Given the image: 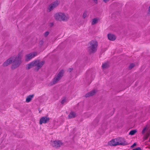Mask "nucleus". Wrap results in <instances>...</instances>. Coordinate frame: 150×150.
Listing matches in <instances>:
<instances>
[{
	"mask_svg": "<svg viewBox=\"0 0 150 150\" xmlns=\"http://www.w3.org/2000/svg\"><path fill=\"white\" fill-rule=\"evenodd\" d=\"M22 57V53H20L16 57H12L8 59L4 63L3 65L4 67H6L13 62V64L12 65V68L15 69L18 67L21 64Z\"/></svg>",
	"mask_w": 150,
	"mask_h": 150,
	"instance_id": "nucleus-1",
	"label": "nucleus"
},
{
	"mask_svg": "<svg viewBox=\"0 0 150 150\" xmlns=\"http://www.w3.org/2000/svg\"><path fill=\"white\" fill-rule=\"evenodd\" d=\"M127 143L123 138H119L113 139L110 141L108 144L110 146H116L119 145H125Z\"/></svg>",
	"mask_w": 150,
	"mask_h": 150,
	"instance_id": "nucleus-2",
	"label": "nucleus"
},
{
	"mask_svg": "<svg viewBox=\"0 0 150 150\" xmlns=\"http://www.w3.org/2000/svg\"><path fill=\"white\" fill-rule=\"evenodd\" d=\"M54 18L56 21L64 22L67 21L69 18V17L67 15L61 12L56 13L54 15Z\"/></svg>",
	"mask_w": 150,
	"mask_h": 150,
	"instance_id": "nucleus-3",
	"label": "nucleus"
},
{
	"mask_svg": "<svg viewBox=\"0 0 150 150\" xmlns=\"http://www.w3.org/2000/svg\"><path fill=\"white\" fill-rule=\"evenodd\" d=\"M89 46L88 50L90 53H94L97 50L98 45V42L96 40H93L91 41L89 43Z\"/></svg>",
	"mask_w": 150,
	"mask_h": 150,
	"instance_id": "nucleus-4",
	"label": "nucleus"
},
{
	"mask_svg": "<svg viewBox=\"0 0 150 150\" xmlns=\"http://www.w3.org/2000/svg\"><path fill=\"white\" fill-rule=\"evenodd\" d=\"M64 73V72L63 70H62L58 74L56 77L54 79L52 82L51 83L50 85H52L55 84L63 76Z\"/></svg>",
	"mask_w": 150,
	"mask_h": 150,
	"instance_id": "nucleus-5",
	"label": "nucleus"
},
{
	"mask_svg": "<svg viewBox=\"0 0 150 150\" xmlns=\"http://www.w3.org/2000/svg\"><path fill=\"white\" fill-rule=\"evenodd\" d=\"M51 144L53 147L57 148L62 146L63 143L61 141L59 140L51 141Z\"/></svg>",
	"mask_w": 150,
	"mask_h": 150,
	"instance_id": "nucleus-6",
	"label": "nucleus"
},
{
	"mask_svg": "<svg viewBox=\"0 0 150 150\" xmlns=\"http://www.w3.org/2000/svg\"><path fill=\"white\" fill-rule=\"evenodd\" d=\"M59 4V1H56L50 4L47 8V11L50 12L55 7L57 6Z\"/></svg>",
	"mask_w": 150,
	"mask_h": 150,
	"instance_id": "nucleus-7",
	"label": "nucleus"
},
{
	"mask_svg": "<svg viewBox=\"0 0 150 150\" xmlns=\"http://www.w3.org/2000/svg\"><path fill=\"white\" fill-rule=\"evenodd\" d=\"M37 55V53L36 52L30 53L26 55L25 60L26 61H29Z\"/></svg>",
	"mask_w": 150,
	"mask_h": 150,
	"instance_id": "nucleus-8",
	"label": "nucleus"
},
{
	"mask_svg": "<svg viewBox=\"0 0 150 150\" xmlns=\"http://www.w3.org/2000/svg\"><path fill=\"white\" fill-rule=\"evenodd\" d=\"M50 120V118L47 116L42 117L40 120L39 124L41 125L42 124H46Z\"/></svg>",
	"mask_w": 150,
	"mask_h": 150,
	"instance_id": "nucleus-9",
	"label": "nucleus"
},
{
	"mask_svg": "<svg viewBox=\"0 0 150 150\" xmlns=\"http://www.w3.org/2000/svg\"><path fill=\"white\" fill-rule=\"evenodd\" d=\"M36 69L37 70H38L45 63L44 61H40L39 60H36Z\"/></svg>",
	"mask_w": 150,
	"mask_h": 150,
	"instance_id": "nucleus-10",
	"label": "nucleus"
},
{
	"mask_svg": "<svg viewBox=\"0 0 150 150\" xmlns=\"http://www.w3.org/2000/svg\"><path fill=\"white\" fill-rule=\"evenodd\" d=\"M107 37L108 40L111 41L115 40L117 38L116 35L112 33H108L107 34Z\"/></svg>",
	"mask_w": 150,
	"mask_h": 150,
	"instance_id": "nucleus-11",
	"label": "nucleus"
},
{
	"mask_svg": "<svg viewBox=\"0 0 150 150\" xmlns=\"http://www.w3.org/2000/svg\"><path fill=\"white\" fill-rule=\"evenodd\" d=\"M66 116L68 119H72L76 117L77 115L76 113H66Z\"/></svg>",
	"mask_w": 150,
	"mask_h": 150,
	"instance_id": "nucleus-12",
	"label": "nucleus"
},
{
	"mask_svg": "<svg viewBox=\"0 0 150 150\" xmlns=\"http://www.w3.org/2000/svg\"><path fill=\"white\" fill-rule=\"evenodd\" d=\"M34 94L30 95L27 96L25 100V102L27 103H28L30 102L34 97Z\"/></svg>",
	"mask_w": 150,
	"mask_h": 150,
	"instance_id": "nucleus-13",
	"label": "nucleus"
},
{
	"mask_svg": "<svg viewBox=\"0 0 150 150\" xmlns=\"http://www.w3.org/2000/svg\"><path fill=\"white\" fill-rule=\"evenodd\" d=\"M96 91L95 90H93L91 92L86 94L85 96L86 97L91 96L95 95L96 93Z\"/></svg>",
	"mask_w": 150,
	"mask_h": 150,
	"instance_id": "nucleus-14",
	"label": "nucleus"
},
{
	"mask_svg": "<svg viewBox=\"0 0 150 150\" xmlns=\"http://www.w3.org/2000/svg\"><path fill=\"white\" fill-rule=\"evenodd\" d=\"M36 60L33 61L31 62L30 63V64H28V65H27L28 68V69H30L33 67L35 66L36 67Z\"/></svg>",
	"mask_w": 150,
	"mask_h": 150,
	"instance_id": "nucleus-15",
	"label": "nucleus"
},
{
	"mask_svg": "<svg viewBox=\"0 0 150 150\" xmlns=\"http://www.w3.org/2000/svg\"><path fill=\"white\" fill-rule=\"evenodd\" d=\"M109 66V63L108 62H105L103 63L102 67L103 69L107 68Z\"/></svg>",
	"mask_w": 150,
	"mask_h": 150,
	"instance_id": "nucleus-16",
	"label": "nucleus"
},
{
	"mask_svg": "<svg viewBox=\"0 0 150 150\" xmlns=\"http://www.w3.org/2000/svg\"><path fill=\"white\" fill-rule=\"evenodd\" d=\"M137 132V131L136 129L132 130L130 131L129 134L130 135H133L136 133Z\"/></svg>",
	"mask_w": 150,
	"mask_h": 150,
	"instance_id": "nucleus-17",
	"label": "nucleus"
},
{
	"mask_svg": "<svg viewBox=\"0 0 150 150\" xmlns=\"http://www.w3.org/2000/svg\"><path fill=\"white\" fill-rule=\"evenodd\" d=\"M98 19L97 18H94L92 20L91 23L92 25L95 24L98 22Z\"/></svg>",
	"mask_w": 150,
	"mask_h": 150,
	"instance_id": "nucleus-18",
	"label": "nucleus"
},
{
	"mask_svg": "<svg viewBox=\"0 0 150 150\" xmlns=\"http://www.w3.org/2000/svg\"><path fill=\"white\" fill-rule=\"evenodd\" d=\"M89 15V13L88 11H85L84 12L83 17L84 18H85L88 16Z\"/></svg>",
	"mask_w": 150,
	"mask_h": 150,
	"instance_id": "nucleus-19",
	"label": "nucleus"
},
{
	"mask_svg": "<svg viewBox=\"0 0 150 150\" xmlns=\"http://www.w3.org/2000/svg\"><path fill=\"white\" fill-rule=\"evenodd\" d=\"M66 99L65 98H63L61 102V103L62 104H63L66 103Z\"/></svg>",
	"mask_w": 150,
	"mask_h": 150,
	"instance_id": "nucleus-20",
	"label": "nucleus"
},
{
	"mask_svg": "<svg viewBox=\"0 0 150 150\" xmlns=\"http://www.w3.org/2000/svg\"><path fill=\"white\" fill-rule=\"evenodd\" d=\"M84 116L86 118H87L90 116L91 115L89 114V113H85Z\"/></svg>",
	"mask_w": 150,
	"mask_h": 150,
	"instance_id": "nucleus-21",
	"label": "nucleus"
},
{
	"mask_svg": "<svg viewBox=\"0 0 150 150\" xmlns=\"http://www.w3.org/2000/svg\"><path fill=\"white\" fill-rule=\"evenodd\" d=\"M134 65H135L134 64H130V65H129V67L130 68L132 69L134 67Z\"/></svg>",
	"mask_w": 150,
	"mask_h": 150,
	"instance_id": "nucleus-22",
	"label": "nucleus"
},
{
	"mask_svg": "<svg viewBox=\"0 0 150 150\" xmlns=\"http://www.w3.org/2000/svg\"><path fill=\"white\" fill-rule=\"evenodd\" d=\"M133 150H141V149L140 147H137L133 149Z\"/></svg>",
	"mask_w": 150,
	"mask_h": 150,
	"instance_id": "nucleus-23",
	"label": "nucleus"
},
{
	"mask_svg": "<svg viewBox=\"0 0 150 150\" xmlns=\"http://www.w3.org/2000/svg\"><path fill=\"white\" fill-rule=\"evenodd\" d=\"M136 143H135L131 146V147L132 148H133L134 147V146H136Z\"/></svg>",
	"mask_w": 150,
	"mask_h": 150,
	"instance_id": "nucleus-24",
	"label": "nucleus"
},
{
	"mask_svg": "<svg viewBox=\"0 0 150 150\" xmlns=\"http://www.w3.org/2000/svg\"><path fill=\"white\" fill-rule=\"evenodd\" d=\"M49 32H46L45 33V36H47L48 34H49Z\"/></svg>",
	"mask_w": 150,
	"mask_h": 150,
	"instance_id": "nucleus-25",
	"label": "nucleus"
},
{
	"mask_svg": "<svg viewBox=\"0 0 150 150\" xmlns=\"http://www.w3.org/2000/svg\"><path fill=\"white\" fill-rule=\"evenodd\" d=\"M109 0H103L105 2H107Z\"/></svg>",
	"mask_w": 150,
	"mask_h": 150,
	"instance_id": "nucleus-26",
	"label": "nucleus"
},
{
	"mask_svg": "<svg viewBox=\"0 0 150 150\" xmlns=\"http://www.w3.org/2000/svg\"><path fill=\"white\" fill-rule=\"evenodd\" d=\"M95 3H97V0H93Z\"/></svg>",
	"mask_w": 150,
	"mask_h": 150,
	"instance_id": "nucleus-27",
	"label": "nucleus"
},
{
	"mask_svg": "<svg viewBox=\"0 0 150 150\" xmlns=\"http://www.w3.org/2000/svg\"><path fill=\"white\" fill-rule=\"evenodd\" d=\"M72 70V69H69V71L70 72H71Z\"/></svg>",
	"mask_w": 150,
	"mask_h": 150,
	"instance_id": "nucleus-28",
	"label": "nucleus"
}]
</instances>
